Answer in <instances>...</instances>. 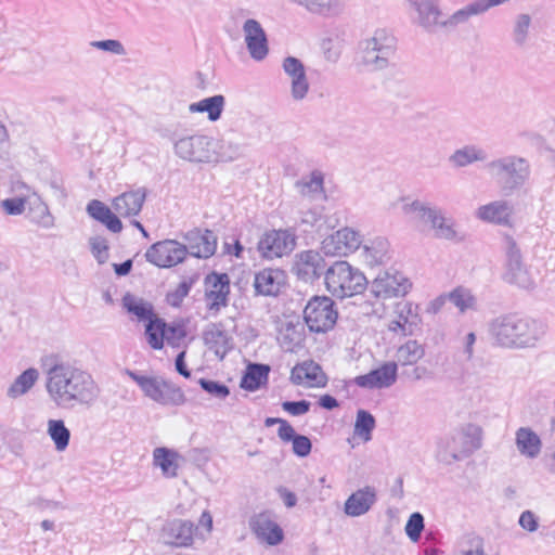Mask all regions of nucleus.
Returning <instances> with one entry per match:
<instances>
[{
  "instance_id": "4468645a",
  "label": "nucleus",
  "mask_w": 555,
  "mask_h": 555,
  "mask_svg": "<svg viewBox=\"0 0 555 555\" xmlns=\"http://www.w3.org/2000/svg\"><path fill=\"white\" fill-rule=\"evenodd\" d=\"M186 257V247L176 240H164L151 245L145 258L159 268H170L182 262Z\"/></svg>"
},
{
  "instance_id": "a878e982",
  "label": "nucleus",
  "mask_w": 555,
  "mask_h": 555,
  "mask_svg": "<svg viewBox=\"0 0 555 555\" xmlns=\"http://www.w3.org/2000/svg\"><path fill=\"white\" fill-rule=\"evenodd\" d=\"M398 318L392 320L388 328L395 333H401L403 336H412L420 327L422 319L417 313V306L412 302L397 305Z\"/></svg>"
},
{
  "instance_id": "49530a36",
  "label": "nucleus",
  "mask_w": 555,
  "mask_h": 555,
  "mask_svg": "<svg viewBox=\"0 0 555 555\" xmlns=\"http://www.w3.org/2000/svg\"><path fill=\"white\" fill-rule=\"evenodd\" d=\"M282 441L292 442L293 452L298 457H306L311 453L312 442L309 437L305 435L297 434L292 426L289 430L283 429L282 431Z\"/></svg>"
},
{
  "instance_id": "052dcab7",
  "label": "nucleus",
  "mask_w": 555,
  "mask_h": 555,
  "mask_svg": "<svg viewBox=\"0 0 555 555\" xmlns=\"http://www.w3.org/2000/svg\"><path fill=\"white\" fill-rule=\"evenodd\" d=\"M91 46L99 50L111 52L116 55H124L126 53V50H125L122 43L119 40H115V39L92 41Z\"/></svg>"
},
{
  "instance_id": "8fccbe9b",
  "label": "nucleus",
  "mask_w": 555,
  "mask_h": 555,
  "mask_svg": "<svg viewBox=\"0 0 555 555\" xmlns=\"http://www.w3.org/2000/svg\"><path fill=\"white\" fill-rule=\"evenodd\" d=\"M323 175L320 171H312L309 178L296 182V188L304 196L314 197L323 192Z\"/></svg>"
},
{
  "instance_id": "c756f323",
  "label": "nucleus",
  "mask_w": 555,
  "mask_h": 555,
  "mask_svg": "<svg viewBox=\"0 0 555 555\" xmlns=\"http://www.w3.org/2000/svg\"><path fill=\"white\" fill-rule=\"evenodd\" d=\"M291 380L295 385H301L304 380H308L311 387H324L327 377L323 373L322 367L314 361H305L295 365L291 372Z\"/></svg>"
},
{
  "instance_id": "3c124183",
  "label": "nucleus",
  "mask_w": 555,
  "mask_h": 555,
  "mask_svg": "<svg viewBox=\"0 0 555 555\" xmlns=\"http://www.w3.org/2000/svg\"><path fill=\"white\" fill-rule=\"evenodd\" d=\"M462 435L461 430L451 433L444 438H442L438 443V452L437 457L440 462H443L446 464H452L453 462H450L452 449L454 447H461L462 444Z\"/></svg>"
},
{
  "instance_id": "f257e3e1",
  "label": "nucleus",
  "mask_w": 555,
  "mask_h": 555,
  "mask_svg": "<svg viewBox=\"0 0 555 555\" xmlns=\"http://www.w3.org/2000/svg\"><path fill=\"white\" fill-rule=\"evenodd\" d=\"M46 390L62 409L92 406L100 396V387L89 372L57 357L46 372Z\"/></svg>"
},
{
  "instance_id": "6e6d98bb",
  "label": "nucleus",
  "mask_w": 555,
  "mask_h": 555,
  "mask_svg": "<svg viewBox=\"0 0 555 555\" xmlns=\"http://www.w3.org/2000/svg\"><path fill=\"white\" fill-rule=\"evenodd\" d=\"M198 384L204 391L217 399H225L230 395V388L223 383L199 378Z\"/></svg>"
},
{
  "instance_id": "7c9ffc66",
  "label": "nucleus",
  "mask_w": 555,
  "mask_h": 555,
  "mask_svg": "<svg viewBox=\"0 0 555 555\" xmlns=\"http://www.w3.org/2000/svg\"><path fill=\"white\" fill-rule=\"evenodd\" d=\"M86 211L92 219L101 222L111 232H121L122 223L120 219L103 202L99 199L90 201L87 205Z\"/></svg>"
},
{
  "instance_id": "7ed1b4c3",
  "label": "nucleus",
  "mask_w": 555,
  "mask_h": 555,
  "mask_svg": "<svg viewBox=\"0 0 555 555\" xmlns=\"http://www.w3.org/2000/svg\"><path fill=\"white\" fill-rule=\"evenodd\" d=\"M501 193L511 196L519 192L530 180L531 165L528 158L508 154L492 159L486 165Z\"/></svg>"
},
{
  "instance_id": "412c9836",
  "label": "nucleus",
  "mask_w": 555,
  "mask_h": 555,
  "mask_svg": "<svg viewBox=\"0 0 555 555\" xmlns=\"http://www.w3.org/2000/svg\"><path fill=\"white\" fill-rule=\"evenodd\" d=\"M186 255L196 258H209L217 249V236L211 230L194 229L184 235Z\"/></svg>"
},
{
  "instance_id": "79ce46f5",
  "label": "nucleus",
  "mask_w": 555,
  "mask_h": 555,
  "mask_svg": "<svg viewBox=\"0 0 555 555\" xmlns=\"http://www.w3.org/2000/svg\"><path fill=\"white\" fill-rule=\"evenodd\" d=\"M292 3L298 4L311 13L322 15H334L341 11V0H291Z\"/></svg>"
},
{
  "instance_id": "aec40b11",
  "label": "nucleus",
  "mask_w": 555,
  "mask_h": 555,
  "mask_svg": "<svg viewBox=\"0 0 555 555\" xmlns=\"http://www.w3.org/2000/svg\"><path fill=\"white\" fill-rule=\"evenodd\" d=\"M360 245V234L349 228L338 230L322 241V249L326 255H347L357 250Z\"/></svg>"
},
{
  "instance_id": "ddd939ff",
  "label": "nucleus",
  "mask_w": 555,
  "mask_h": 555,
  "mask_svg": "<svg viewBox=\"0 0 555 555\" xmlns=\"http://www.w3.org/2000/svg\"><path fill=\"white\" fill-rule=\"evenodd\" d=\"M327 269L324 257L312 249L297 253L292 264V272L306 283H313L322 275L325 276Z\"/></svg>"
},
{
  "instance_id": "58836bf2",
  "label": "nucleus",
  "mask_w": 555,
  "mask_h": 555,
  "mask_svg": "<svg viewBox=\"0 0 555 555\" xmlns=\"http://www.w3.org/2000/svg\"><path fill=\"white\" fill-rule=\"evenodd\" d=\"M166 327V321L157 315L146 321L144 334L149 345L153 349L160 350L164 347Z\"/></svg>"
},
{
  "instance_id": "4be33fe9",
  "label": "nucleus",
  "mask_w": 555,
  "mask_h": 555,
  "mask_svg": "<svg viewBox=\"0 0 555 555\" xmlns=\"http://www.w3.org/2000/svg\"><path fill=\"white\" fill-rule=\"evenodd\" d=\"M208 309L219 311L228 305L230 294V279L227 273L212 272L205 278Z\"/></svg>"
},
{
  "instance_id": "c85d7f7f",
  "label": "nucleus",
  "mask_w": 555,
  "mask_h": 555,
  "mask_svg": "<svg viewBox=\"0 0 555 555\" xmlns=\"http://www.w3.org/2000/svg\"><path fill=\"white\" fill-rule=\"evenodd\" d=\"M146 198L143 188L124 192L113 199V208L119 216L127 218L139 215Z\"/></svg>"
},
{
  "instance_id": "20e7f679",
  "label": "nucleus",
  "mask_w": 555,
  "mask_h": 555,
  "mask_svg": "<svg viewBox=\"0 0 555 555\" xmlns=\"http://www.w3.org/2000/svg\"><path fill=\"white\" fill-rule=\"evenodd\" d=\"M396 51V38L385 29H377L359 41L356 62L367 72L384 70L392 65Z\"/></svg>"
},
{
  "instance_id": "5fc2aeb1",
  "label": "nucleus",
  "mask_w": 555,
  "mask_h": 555,
  "mask_svg": "<svg viewBox=\"0 0 555 555\" xmlns=\"http://www.w3.org/2000/svg\"><path fill=\"white\" fill-rule=\"evenodd\" d=\"M448 298L461 312L473 309L476 305L475 296L464 287H456L448 295Z\"/></svg>"
},
{
  "instance_id": "13d9d810",
  "label": "nucleus",
  "mask_w": 555,
  "mask_h": 555,
  "mask_svg": "<svg viewBox=\"0 0 555 555\" xmlns=\"http://www.w3.org/2000/svg\"><path fill=\"white\" fill-rule=\"evenodd\" d=\"M324 57L331 62L336 63L341 54V41L336 38H324L321 43Z\"/></svg>"
},
{
  "instance_id": "f704fd0d",
  "label": "nucleus",
  "mask_w": 555,
  "mask_h": 555,
  "mask_svg": "<svg viewBox=\"0 0 555 555\" xmlns=\"http://www.w3.org/2000/svg\"><path fill=\"white\" fill-rule=\"evenodd\" d=\"M270 366L262 363H249L241 379V388L256 391L268 383Z\"/></svg>"
},
{
  "instance_id": "39448f33",
  "label": "nucleus",
  "mask_w": 555,
  "mask_h": 555,
  "mask_svg": "<svg viewBox=\"0 0 555 555\" xmlns=\"http://www.w3.org/2000/svg\"><path fill=\"white\" fill-rule=\"evenodd\" d=\"M325 285L333 296L344 299L363 293L367 279L347 261H336L326 270Z\"/></svg>"
},
{
  "instance_id": "0e129e2a",
  "label": "nucleus",
  "mask_w": 555,
  "mask_h": 555,
  "mask_svg": "<svg viewBox=\"0 0 555 555\" xmlns=\"http://www.w3.org/2000/svg\"><path fill=\"white\" fill-rule=\"evenodd\" d=\"M26 199L24 197H12L1 202V206L8 215L17 216L25 209Z\"/></svg>"
},
{
  "instance_id": "e2e57ef3",
  "label": "nucleus",
  "mask_w": 555,
  "mask_h": 555,
  "mask_svg": "<svg viewBox=\"0 0 555 555\" xmlns=\"http://www.w3.org/2000/svg\"><path fill=\"white\" fill-rule=\"evenodd\" d=\"M192 283L189 281H182L178 287L168 294V301L172 307H179L184 297L189 295Z\"/></svg>"
},
{
  "instance_id": "69168bd1",
  "label": "nucleus",
  "mask_w": 555,
  "mask_h": 555,
  "mask_svg": "<svg viewBox=\"0 0 555 555\" xmlns=\"http://www.w3.org/2000/svg\"><path fill=\"white\" fill-rule=\"evenodd\" d=\"M186 333L183 325L180 324H171L166 327V337L165 340L172 346L178 345V343L185 337Z\"/></svg>"
},
{
  "instance_id": "0eeeda50",
  "label": "nucleus",
  "mask_w": 555,
  "mask_h": 555,
  "mask_svg": "<svg viewBox=\"0 0 555 555\" xmlns=\"http://www.w3.org/2000/svg\"><path fill=\"white\" fill-rule=\"evenodd\" d=\"M402 210L404 214H417L423 222L430 224L436 237L448 241L457 238L454 221L447 218L441 208L416 199L404 204Z\"/></svg>"
},
{
  "instance_id": "37998d69",
  "label": "nucleus",
  "mask_w": 555,
  "mask_h": 555,
  "mask_svg": "<svg viewBox=\"0 0 555 555\" xmlns=\"http://www.w3.org/2000/svg\"><path fill=\"white\" fill-rule=\"evenodd\" d=\"M487 159V153L476 145H465L456 150L451 156L450 162L455 167H466L475 162H483Z\"/></svg>"
},
{
  "instance_id": "6e6552de",
  "label": "nucleus",
  "mask_w": 555,
  "mask_h": 555,
  "mask_svg": "<svg viewBox=\"0 0 555 555\" xmlns=\"http://www.w3.org/2000/svg\"><path fill=\"white\" fill-rule=\"evenodd\" d=\"M335 302L327 296H314L305 307L304 319L311 332L325 333L336 324Z\"/></svg>"
},
{
  "instance_id": "9d476101",
  "label": "nucleus",
  "mask_w": 555,
  "mask_h": 555,
  "mask_svg": "<svg viewBox=\"0 0 555 555\" xmlns=\"http://www.w3.org/2000/svg\"><path fill=\"white\" fill-rule=\"evenodd\" d=\"M504 242L506 256L505 281L526 289L533 287V278L522 262L521 253L515 240L512 236H506Z\"/></svg>"
},
{
  "instance_id": "4c0bfd02",
  "label": "nucleus",
  "mask_w": 555,
  "mask_h": 555,
  "mask_svg": "<svg viewBox=\"0 0 555 555\" xmlns=\"http://www.w3.org/2000/svg\"><path fill=\"white\" fill-rule=\"evenodd\" d=\"M39 378V372L35 367H29L22 372L7 390V396L16 399L27 393Z\"/></svg>"
},
{
  "instance_id": "2eb2a0df",
  "label": "nucleus",
  "mask_w": 555,
  "mask_h": 555,
  "mask_svg": "<svg viewBox=\"0 0 555 555\" xmlns=\"http://www.w3.org/2000/svg\"><path fill=\"white\" fill-rule=\"evenodd\" d=\"M411 286L409 279L399 271H385L373 280L370 293L376 298L387 299L404 296Z\"/></svg>"
},
{
  "instance_id": "864d4df0",
  "label": "nucleus",
  "mask_w": 555,
  "mask_h": 555,
  "mask_svg": "<svg viewBox=\"0 0 555 555\" xmlns=\"http://www.w3.org/2000/svg\"><path fill=\"white\" fill-rule=\"evenodd\" d=\"M375 424V418L369 411L359 410L354 423V434L367 441L371 439Z\"/></svg>"
},
{
  "instance_id": "09e8293b",
  "label": "nucleus",
  "mask_w": 555,
  "mask_h": 555,
  "mask_svg": "<svg viewBox=\"0 0 555 555\" xmlns=\"http://www.w3.org/2000/svg\"><path fill=\"white\" fill-rule=\"evenodd\" d=\"M48 435L55 444L57 451H64L70 439V431L62 420H50L48 422Z\"/></svg>"
},
{
  "instance_id": "2f4dec72",
  "label": "nucleus",
  "mask_w": 555,
  "mask_h": 555,
  "mask_svg": "<svg viewBox=\"0 0 555 555\" xmlns=\"http://www.w3.org/2000/svg\"><path fill=\"white\" fill-rule=\"evenodd\" d=\"M512 207L506 201H494L480 206L477 210V217L483 221L508 225L511 223Z\"/></svg>"
},
{
  "instance_id": "1a4fd4ad",
  "label": "nucleus",
  "mask_w": 555,
  "mask_h": 555,
  "mask_svg": "<svg viewBox=\"0 0 555 555\" xmlns=\"http://www.w3.org/2000/svg\"><path fill=\"white\" fill-rule=\"evenodd\" d=\"M215 140L205 134L183 137L175 142V153L191 163H209L215 156Z\"/></svg>"
},
{
  "instance_id": "bb28decb",
  "label": "nucleus",
  "mask_w": 555,
  "mask_h": 555,
  "mask_svg": "<svg viewBox=\"0 0 555 555\" xmlns=\"http://www.w3.org/2000/svg\"><path fill=\"white\" fill-rule=\"evenodd\" d=\"M377 502V491L372 486H365L352 492L344 504V512L350 517L366 514Z\"/></svg>"
},
{
  "instance_id": "c03bdc74",
  "label": "nucleus",
  "mask_w": 555,
  "mask_h": 555,
  "mask_svg": "<svg viewBox=\"0 0 555 555\" xmlns=\"http://www.w3.org/2000/svg\"><path fill=\"white\" fill-rule=\"evenodd\" d=\"M246 145L235 139H222L218 144V150H215L217 160L233 162L245 155Z\"/></svg>"
},
{
  "instance_id": "c9c22d12",
  "label": "nucleus",
  "mask_w": 555,
  "mask_h": 555,
  "mask_svg": "<svg viewBox=\"0 0 555 555\" xmlns=\"http://www.w3.org/2000/svg\"><path fill=\"white\" fill-rule=\"evenodd\" d=\"M122 308L129 313L137 318L139 322H146L151 318L155 317L153 305L131 293H126L121 299Z\"/></svg>"
},
{
  "instance_id": "b1692460",
  "label": "nucleus",
  "mask_w": 555,
  "mask_h": 555,
  "mask_svg": "<svg viewBox=\"0 0 555 555\" xmlns=\"http://www.w3.org/2000/svg\"><path fill=\"white\" fill-rule=\"evenodd\" d=\"M203 340L219 360H223L233 349V338L227 333L222 323L208 324L203 332Z\"/></svg>"
},
{
  "instance_id": "ea45409f",
  "label": "nucleus",
  "mask_w": 555,
  "mask_h": 555,
  "mask_svg": "<svg viewBox=\"0 0 555 555\" xmlns=\"http://www.w3.org/2000/svg\"><path fill=\"white\" fill-rule=\"evenodd\" d=\"M425 356V349L423 345L418 344L417 340L410 339L405 344L401 345L396 352V363L398 365H414Z\"/></svg>"
},
{
  "instance_id": "de8ad7c7",
  "label": "nucleus",
  "mask_w": 555,
  "mask_h": 555,
  "mask_svg": "<svg viewBox=\"0 0 555 555\" xmlns=\"http://www.w3.org/2000/svg\"><path fill=\"white\" fill-rule=\"evenodd\" d=\"M531 23L532 18L527 13H520L515 16L512 28V39L516 47L522 48L526 46L529 38Z\"/></svg>"
},
{
  "instance_id": "bf43d9fd",
  "label": "nucleus",
  "mask_w": 555,
  "mask_h": 555,
  "mask_svg": "<svg viewBox=\"0 0 555 555\" xmlns=\"http://www.w3.org/2000/svg\"><path fill=\"white\" fill-rule=\"evenodd\" d=\"M90 249L99 263H104L108 259V244L102 236L91 237L89 241Z\"/></svg>"
},
{
  "instance_id": "72a5a7b5",
  "label": "nucleus",
  "mask_w": 555,
  "mask_h": 555,
  "mask_svg": "<svg viewBox=\"0 0 555 555\" xmlns=\"http://www.w3.org/2000/svg\"><path fill=\"white\" fill-rule=\"evenodd\" d=\"M180 455L177 451L166 447L155 448L153 451V464L159 467L162 474L166 478H175L178 476Z\"/></svg>"
},
{
  "instance_id": "a19ab883",
  "label": "nucleus",
  "mask_w": 555,
  "mask_h": 555,
  "mask_svg": "<svg viewBox=\"0 0 555 555\" xmlns=\"http://www.w3.org/2000/svg\"><path fill=\"white\" fill-rule=\"evenodd\" d=\"M478 14H481V12L477 1L465 5L451 15L442 13V20L440 21L442 24H439V30L455 28L457 25L466 23L472 16Z\"/></svg>"
},
{
  "instance_id": "5701e85b",
  "label": "nucleus",
  "mask_w": 555,
  "mask_h": 555,
  "mask_svg": "<svg viewBox=\"0 0 555 555\" xmlns=\"http://www.w3.org/2000/svg\"><path fill=\"white\" fill-rule=\"evenodd\" d=\"M282 67L291 78L292 98L295 101L304 100L310 88L304 63L295 56H287L283 60Z\"/></svg>"
},
{
  "instance_id": "f8f14e48",
  "label": "nucleus",
  "mask_w": 555,
  "mask_h": 555,
  "mask_svg": "<svg viewBox=\"0 0 555 555\" xmlns=\"http://www.w3.org/2000/svg\"><path fill=\"white\" fill-rule=\"evenodd\" d=\"M296 246V235L292 230L267 231L257 244L263 258L273 259L288 255Z\"/></svg>"
},
{
  "instance_id": "f03ea898",
  "label": "nucleus",
  "mask_w": 555,
  "mask_h": 555,
  "mask_svg": "<svg viewBox=\"0 0 555 555\" xmlns=\"http://www.w3.org/2000/svg\"><path fill=\"white\" fill-rule=\"evenodd\" d=\"M487 333L493 346L520 350L535 348L546 333L543 322L518 313H504L491 319Z\"/></svg>"
},
{
  "instance_id": "e433bc0d",
  "label": "nucleus",
  "mask_w": 555,
  "mask_h": 555,
  "mask_svg": "<svg viewBox=\"0 0 555 555\" xmlns=\"http://www.w3.org/2000/svg\"><path fill=\"white\" fill-rule=\"evenodd\" d=\"M224 105L225 98L222 94H216L190 104L189 111L191 113H207L210 121H217L222 115Z\"/></svg>"
},
{
  "instance_id": "473e14b6",
  "label": "nucleus",
  "mask_w": 555,
  "mask_h": 555,
  "mask_svg": "<svg viewBox=\"0 0 555 555\" xmlns=\"http://www.w3.org/2000/svg\"><path fill=\"white\" fill-rule=\"evenodd\" d=\"M515 444L518 452L528 459H537L542 449L541 438L530 427H520L516 430Z\"/></svg>"
},
{
  "instance_id": "dca6fc26",
  "label": "nucleus",
  "mask_w": 555,
  "mask_h": 555,
  "mask_svg": "<svg viewBox=\"0 0 555 555\" xmlns=\"http://www.w3.org/2000/svg\"><path fill=\"white\" fill-rule=\"evenodd\" d=\"M248 525L253 534L267 545L276 546L284 540V531L270 511L254 514Z\"/></svg>"
},
{
  "instance_id": "f3484780",
  "label": "nucleus",
  "mask_w": 555,
  "mask_h": 555,
  "mask_svg": "<svg viewBox=\"0 0 555 555\" xmlns=\"http://www.w3.org/2000/svg\"><path fill=\"white\" fill-rule=\"evenodd\" d=\"M196 527L190 520L170 519L167 520L159 533V540L169 546L189 547L193 543V535Z\"/></svg>"
},
{
  "instance_id": "6ab92c4d",
  "label": "nucleus",
  "mask_w": 555,
  "mask_h": 555,
  "mask_svg": "<svg viewBox=\"0 0 555 555\" xmlns=\"http://www.w3.org/2000/svg\"><path fill=\"white\" fill-rule=\"evenodd\" d=\"M244 39L250 57L262 61L269 54L267 34L261 24L254 18H248L243 24Z\"/></svg>"
},
{
  "instance_id": "423d86ee",
  "label": "nucleus",
  "mask_w": 555,
  "mask_h": 555,
  "mask_svg": "<svg viewBox=\"0 0 555 555\" xmlns=\"http://www.w3.org/2000/svg\"><path fill=\"white\" fill-rule=\"evenodd\" d=\"M144 396L162 405L179 406L185 402L182 389L160 376H146L133 371H127Z\"/></svg>"
},
{
  "instance_id": "a18cd8bd",
  "label": "nucleus",
  "mask_w": 555,
  "mask_h": 555,
  "mask_svg": "<svg viewBox=\"0 0 555 555\" xmlns=\"http://www.w3.org/2000/svg\"><path fill=\"white\" fill-rule=\"evenodd\" d=\"M389 243L384 237H376L370 245H364L365 260L371 266L384 263L388 257Z\"/></svg>"
},
{
  "instance_id": "393cba45",
  "label": "nucleus",
  "mask_w": 555,
  "mask_h": 555,
  "mask_svg": "<svg viewBox=\"0 0 555 555\" xmlns=\"http://www.w3.org/2000/svg\"><path fill=\"white\" fill-rule=\"evenodd\" d=\"M285 273L280 269L266 268L255 274L254 289L257 296H278L285 285Z\"/></svg>"
},
{
  "instance_id": "338daca9",
  "label": "nucleus",
  "mask_w": 555,
  "mask_h": 555,
  "mask_svg": "<svg viewBox=\"0 0 555 555\" xmlns=\"http://www.w3.org/2000/svg\"><path fill=\"white\" fill-rule=\"evenodd\" d=\"M519 526L529 531V532H534L538 530L539 528V521H538V518L537 516L534 515V513H532L531 511H525L520 514V517H519Z\"/></svg>"
},
{
  "instance_id": "a211bd4d",
  "label": "nucleus",
  "mask_w": 555,
  "mask_h": 555,
  "mask_svg": "<svg viewBox=\"0 0 555 555\" xmlns=\"http://www.w3.org/2000/svg\"><path fill=\"white\" fill-rule=\"evenodd\" d=\"M398 378V363L388 361L367 374L354 378L357 386L367 389H383L392 386Z\"/></svg>"
},
{
  "instance_id": "cd10ccee",
  "label": "nucleus",
  "mask_w": 555,
  "mask_h": 555,
  "mask_svg": "<svg viewBox=\"0 0 555 555\" xmlns=\"http://www.w3.org/2000/svg\"><path fill=\"white\" fill-rule=\"evenodd\" d=\"M461 435L462 444L452 449L450 462L461 461L482 447L483 430L479 425L473 423L464 425L461 428Z\"/></svg>"
},
{
  "instance_id": "4d7b16f0",
  "label": "nucleus",
  "mask_w": 555,
  "mask_h": 555,
  "mask_svg": "<svg viewBox=\"0 0 555 555\" xmlns=\"http://www.w3.org/2000/svg\"><path fill=\"white\" fill-rule=\"evenodd\" d=\"M404 530L412 542H417L421 539L422 531L424 530L423 515L418 512L411 514L405 524Z\"/></svg>"
},
{
  "instance_id": "603ef678",
  "label": "nucleus",
  "mask_w": 555,
  "mask_h": 555,
  "mask_svg": "<svg viewBox=\"0 0 555 555\" xmlns=\"http://www.w3.org/2000/svg\"><path fill=\"white\" fill-rule=\"evenodd\" d=\"M27 216L31 222L44 229H50L54 225V218L50 214L48 206L40 201H37L34 206L29 208Z\"/></svg>"
},
{
  "instance_id": "680f3d73",
  "label": "nucleus",
  "mask_w": 555,
  "mask_h": 555,
  "mask_svg": "<svg viewBox=\"0 0 555 555\" xmlns=\"http://www.w3.org/2000/svg\"><path fill=\"white\" fill-rule=\"evenodd\" d=\"M311 403L307 400L284 401L282 409L293 416H300L309 412Z\"/></svg>"
},
{
  "instance_id": "774afa93",
  "label": "nucleus",
  "mask_w": 555,
  "mask_h": 555,
  "mask_svg": "<svg viewBox=\"0 0 555 555\" xmlns=\"http://www.w3.org/2000/svg\"><path fill=\"white\" fill-rule=\"evenodd\" d=\"M280 498L283 500L286 507H294L297 503V496L294 492L289 491L284 487L278 489Z\"/></svg>"
},
{
  "instance_id": "9b49d317",
  "label": "nucleus",
  "mask_w": 555,
  "mask_h": 555,
  "mask_svg": "<svg viewBox=\"0 0 555 555\" xmlns=\"http://www.w3.org/2000/svg\"><path fill=\"white\" fill-rule=\"evenodd\" d=\"M412 12V23L429 35L439 31L442 24L440 0H405Z\"/></svg>"
}]
</instances>
